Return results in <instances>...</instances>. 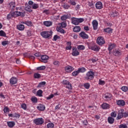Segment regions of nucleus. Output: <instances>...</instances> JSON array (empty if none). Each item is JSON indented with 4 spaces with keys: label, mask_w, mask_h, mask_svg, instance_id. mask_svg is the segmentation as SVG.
Segmentation results:
<instances>
[{
    "label": "nucleus",
    "mask_w": 128,
    "mask_h": 128,
    "mask_svg": "<svg viewBox=\"0 0 128 128\" xmlns=\"http://www.w3.org/2000/svg\"><path fill=\"white\" fill-rule=\"evenodd\" d=\"M54 64L55 66H58V64H60V62H58V61H55V62H54Z\"/></svg>",
    "instance_id": "64"
},
{
    "label": "nucleus",
    "mask_w": 128,
    "mask_h": 128,
    "mask_svg": "<svg viewBox=\"0 0 128 128\" xmlns=\"http://www.w3.org/2000/svg\"><path fill=\"white\" fill-rule=\"evenodd\" d=\"M17 28L18 30H24V26L22 24H18L17 26Z\"/></svg>",
    "instance_id": "28"
},
{
    "label": "nucleus",
    "mask_w": 128,
    "mask_h": 128,
    "mask_svg": "<svg viewBox=\"0 0 128 128\" xmlns=\"http://www.w3.org/2000/svg\"><path fill=\"white\" fill-rule=\"evenodd\" d=\"M23 24L26 26H30L32 24V22L30 21H27L24 22Z\"/></svg>",
    "instance_id": "49"
},
{
    "label": "nucleus",
    "mask_w": 128,
    "mask_h": 128,
    "mask_svg": "<svg viewBox=\"0 0 128 128\" xmlns=\"http://www.w3.org/2000/svg\"><path fill=\"white\" fill-rule=\"evenodd\" d=\"M116 104L118 106H124L126 104V102L124 100H118L116 102Z\"/></svg>",
    "instance_id": "16"
},
{
    "label": "nucleus",
    "mask_w": 128,
    "mask_h": 128,
    "mask_svg": "<svg viewBox=\"0 0 128 128\" xmlns=\"http://www.w3.org/2000/svg\"><path fill=\"white\" fill-rule=\"evenodd\" d=\"M0 36H6V32H4V31L2 30H0Z\"/></svg>",
    "instance_id": "50"
},
{
    "label": "nucleus",
    "mask_w": 128,
    "mask_h": 128,
    "mask_svg": "<svg viewBox=\"0 0 128 128\" xmlns=\"http://www.w3.org/2000/svg\"><path fill=\"white\" fill-rule=\"evenodd\" d=\"M54 96V94H52L46 98V100H51V98H52Z\"/></svg>",
    "instance_id": "55"
},
{
    "label": "nucleus",
    "mask_w": 128,
    "mask_h": 128,
    "mask_svg": "<svg viewBox=\"0 0 128 128\" xmlns=\"http://www.w3.org/2000/svg\"><path fill=\"white\" fill-rule=\"evenodd\" d=\"M102 108L103 110H108L110 108V104L106 103H104L102 104Z\"/></svg>",
    "instance_id": "18"
},
{
    "label": "nucleus",
    "mask_w": 128,
    "mask_h": 128,
    "mask_svg": "<svg viewBox=\"0 0 128 128\" xmlns=\"http://www.w3.org/2000/svg\"><path fill=\"white\" fill-rule=\"evenodd\" d=\"M44 24L46 26H52V22L51 21H45L44 22Z\"/></svg>",
    "instance_id": "20"
},
{
    "label": "nucleus",
    "mask_w": 128,
    "mask_h": 128,
    "mask_svg": "<svg viewBox=\"0 0 128 128\" xmlns=\"http://www.w3.org/2000/svg\"><path fill=\"white\" fill-rule=\"evenodd\" d=\"M44 119H42V118H38L34 120V124L37 126L42 124H44Z\"/></svg>",
    "instance_id": "5"
},
{
    "label": "nucleus",
    "mask_w": 128,
    "mask_h": 128,
    "mask_svg": "<svg viewBox=\"0 0 128 128\" xmlns=\"http://www.w3.org/2000/svg\"><path fill=\"white\" fill-rule=\"evenodd\" d=\"M96 8L97 10H102V3L100 2H97L96 4Z\"/></svg>",
    "instance_id": "14"
},
{
    "label": "nucleus",
    "mask_w": 128,
    "mask_h": 128,
    "mask_svg": "<svg viewBox=\"0 0 128 128\" xmlns=\"http://www.w3.org/2000/svg\"><path fill=\"white\" fill-rule=\"evenodd\" d=\"M68 84H70V82H68L66 80L63 81V84H66V86Z\"/></svg>",
    "instance_id": "62"
},
{
    "label": "nucleus",
    "mask_w": 128,
    "mask_h": 128,
    "mask_svg": "<svg viewBox=\"0 0 128 128\" xmlns=\"http://www.w3.org/2000/svg\"><path fill=\"white\" fill-rule=\"evenodd\" d=\"M6 44H8V41H3L2 42V46H6Z\"/></svg>",
    "instance_id": "53"
},
{
    "label": "nucleus",
    "mask_w": 128,
    "mask_h": 128,
    "mask_svg": "<svg viewBox=\"0 0 128 128\" xmlns=\"http://www.w3.org/2000/svg\"><path fill=\"white\" fill-rule=\"evenodd\" d=\"M100 47L98 46L95 45L91 47L90 50H94V52H98L100 50Z\"/></svg>",
    "instance_id": "19"
},
{
    "label": "nucleus",
    "mask_w": 128,
    "mask_h": 128,
    "mask_svg": "<svg viewBox=\"0 0 128 128\" xmlns=\"http://www.w3.org/2000/svg\"><path fill=\"white\" fill-rule=\"evenodd\" d=\"M122 110H124L121 109L120 110H119L118 114V120H120V118H124V112H122Z\"/></svg>",
    "instance_id": "15"
},
{
    "label": "nucleus",
    "mask_w": 128,
    "mask_h": 128,
    "mask_svg": "<svg viewBox=\"0 0 128 128\" xmlns=\"http://www.w3.org/2000/svg\"><path fill=\"white\" fill-rule=\"evenodd\" d=\"M43 12L46 14H50V11L48 10H44Z\"/></svg>",
    "instance_id": "63"
},
{
    "label": "nucleus",
    "mask_w": 128,
    "mask_h": 128,
    "mask_svg": "<svg viewBox=\"0 0 128 128\" xmlns=\"http://www.w3.org/2000/svg\"><path fill=\"white\" fill-rule=\"evenodd\" d=\"M104 32H107V34H112V29H111L110 28H108L104 29Z\"/></svg>",
    "instance_id": "27"
},
{
    "label": "nucleus",
    "mask_w": 128,
    "mask_h": 128,
    "mask_svg": "<svg viewBox=\"0 0 128 128\" xmlns=\"http://www.w3.org/2000/svg\"><path fill=\"white\" fill-rule=\"evenodd\" d=\"M94 30H98V21L96 20H94L92 22Z\"/></svg>",
    "instance_id": "12"
},
{
    "label": "nucleus",
    "mask_w": 128,
    "mask_h": 128,
    "mask_svg": "<svg viewBox=\"0 0 128 128\" xmlns=\"http://www.w3.org/2000/svg\"><path fill=\"white\" fill-rule=\"evenodd\" d=\"M108 120L109 124H112L114 122V118L112 117L109 116L108 118Z\"/></svg>",
    "instance_id": "29"
},
{
    "label": "nucleus",
    "mask_w": 128,
    "mask_h": 128,
    "mask_svg": "<svg viewBox=\"0 0 128 128\" xmlns=\"http://www.w3.org/2000/svg\"><path fill=\"white\" fill-rule=\"evenodd\" d=\"M111 116H113V118H116V112H112L111 113Z\"/></svg>",
    "instance_id": "56"
},
{
    "label": "nucleus",
    "mask_w": 128,
    "mask_h": 128,
    "mask_svg": "<svg viewBox=\"0 0 128 128\" xmlns=\"http://www.w3.org/2000/svg\"><path fill=\"white\" fill-rule=\"evenodd\" d=\"M86 70V68L84 67L78 68V72H79V74L80 72H84Z\"/></svg>",
    "instance_id": "37"
},
{
    "label": "nucleus",
    "mask_w": 128,
    "mask_h": 128,
    "mask_svg": "<svg viewBox=\"0 0 128 128\" xmlns=\"http://www.w3.org/2000/svg\"><path fill=\"white\" fill-rule=\"evenodd\" d=\"M46 70V66H40L36 68L37 70Z\"/></svg>",
    "instance_id": "34"
},
{
    "label": "nucleus",
    "mask_w": 128,
    "mask_h": 128,
    "mask_svg": "<svg viewBox=\"0 0 128 128\" xmlns=\"http://www.w3.org/2000/svg\"><path fill=\"white\" fill-rule=\"evenodd\" d=\"M20 115L18 114H14V118H20Z\"/></svg>",
    "instance_id": "54"
},
{
    "label": "nucleus",
    "mask_w": 128,
    "mask_h": 128,
    "mask_svg": "<svg viewBox=\"0 0 128 128\" xmlns=\"http://www.w3.org/2000/svg\"><path fill=\"white\" fill-rule=\"evenodd\" d=\"M60 36H58V35H55L54 36V40H58V38H60Z\"/></svg>",
    "instance_id": "57"
},
{
    "label": "nucleus",
    "mask_w": 128,
    "mask_h": 128,
    "mask_svg": "<svg viewBox=\"0 0 128 128\" xmlns=\"http://www.w3.org/2000/svg\"><path fill=\"white\" fill-rule=\"evenodd\" d=\"M40 35L44 38H48L52 36V31H44L40 32Z\"/></svg>",
    "instance_id": "1"
},
{
    "label": "nucleus",
    "mask_w": 128,
    "mask_h": 128,
    "mask_svg": "<svg viewBox=\"0 0 128 128\" xmlns=\"http://www.w3.org/2000/svg\"><path fill=\"white\" fill-rule=\"evenodd\" d=\"M94 78V74L93 72L90 71L86 73V78L88 80H92Z\"/></svg>",
    "instance_id": "6"
},
{
    "label": "nucleus",
    "mask_w": 128,
    "mask_h": 128,
    "mask_svg": "<svg viewBox=\"0 0 128 128\" xmlns=\"http://www.w3.org/2000/svg\"><path fill=\"white\" fill-rule=\"evenodd\" d=\"M10 13H11V14L12 15V16L13 18H16V12H11Z\"/></svg>",
    "instance_id": "46"
},
{
    "label": "nucleus",
    "mask_w": 128,
    "mask_h": 128,
    "mask_svg": "<svg viewBox=\"0 0 128 128\" xmlns=\"http://www.w3.org/2000/svg\"><path fill=\"white\" fill-rule=\"evenodd\" d=\"M4 112H10V109H8V107H6L4 109Z\"/></svg>",
    "instance_id": "58"
},
{
    "label": "nucleus",
    "mask_w": 128,
    "mask_h": 128,
    "mask_svg": "<svg viewBox=\"0 0 128 128\" xmlns=\"http://www.w3.org/2000/svg\"><path fill=\"white\" fill-rule=\"evenodd\" d=\"M36 96H42V90H38Z\"/></svg>",
    "instance_id": "31"
},
{
    "label": "nucleus",
    "mask_w": 128,
    "mask_h": 128,
    "mask_svg": "<svg viewBox=\"0 0 128 128\" xmlns=\"http://www.w3.org/2000/svg\"><path fill=\"white\" fill-rule=\"evenodd\" d=\"M21 108H23V110H26V108H27L26 104H22L21 105Z\"/></svg>",
    "instance_id": "48"
},
{
    "label": "nucleus",
    "mask_w": 128,
    "mask_h": 128,
    "mask_svg": "<svg viewBox=\"0 0 128 128\" xmlns=\"http://www.w3.org/2000/svg\"><path fill=\"white\" fill-rule=\"evenodd\" d=\"M90 85L88 83H86L84 84V87L87 90H88V88H90Z\"/></svg>",
    "instance_id": "43"
},
{
    "label": "nucleus",
    "mask_w": 128,
    "mask_h": 128,
    "mask_svg": "<svg viewBox=\"0 0 128 128\" xmlns=\"http://www.w3.org/2000/svg\"><path fill=\"white\" fill-rule=\"evenodd\" d=\"M119 128H128V126L126 124H122L119 126Z\"/></svg>",
    "instance_id": "52"
},
{
    "label": "nucleus",
    "mask_w": 128,
    "mask_h": 128,
    "mask_svg": "<svg viewBox=\"0 0 128 128\" xmlns=\"http://www.w3.org/2000/svg\"><path fill=\"white\" fill-rule=\"evenodd\" d=\"M84 20V18H72V24H74L75 26H78L80 22H82Z\"/></svg>",
    "instance_id": "2"
},
{
    "label": "nucleus",
    "mask_w": 128,
    "mask_h": 128,
    "mask_svg": "<svg viewBox=\"0 0 128 128\" xmlns=\"http://www.w3.org/2000/svg\"><path fill=\"white\" fill-rule=\"evenodd\" d=\"M7 124L9 128H13V126H14L16 123L14 122H8Z\"/></svg>",
    "instance_id": "23"
},
{
    "label": "nucleus",
    "mask_w": 128,
    "mask_h": 128,
    "mask_svg": "<svg viewBox=\"0 0 128 128\" xmlns=\"http://www.w3.org/2000/svg\"><path fill=\"white\" fill-rule=\"evenodd\" d=\"M47 128H54V123H52V122L48 123L47 124Z\"/></svg>",
    "instance_id": "36"
},
{
    "label": "nucleus",
    "mask_w": 128,
    "mask_h": 128,
    "mask_svg": "<svg viewBox=\"0 0 128 128\" xmlns=\"http://www.w3.org/2000/svg\"><path fill=\"white\" fill-rule=\"evenodd\" d=\"M114 54L116 56H122V50H120V49H115L114 51Z\"/></svg>",
    "instance_id": "7"
},
{
    "label": "nucleus",
    "mask_w": 128,
    "mask_h": 128,
    "mask_svg": "<svg viewBox=\"0 0 128 128\" xmlns=\"http://www.w3.org/2000/svg\"><path fill=\"white\" fill-rule=\"evenodd\" d=\"M63 8L66 10L68 8H70V6H68V4H65L63 6Z\"/></svg>",
    "instance_id": "61"
},
{
    "label": "nucleus",
    "mask_w": 128,
    "mask_h": 128,
    "mask_svg": "<svg viewBox=\"0 0 128 128\" xmlns=\"http://www.w3.org/2000/svg\"><path fill=\"white\" fill-rule=\"evenodd\" d=\"M112 94L110 93H106L104 94V96H103V98L106 102H108V100H112Z\"/></svg>",
    "instance_id": "3"
},
{
    "label": "nucleus",
    "mask_w": 128,
    "mask_h": 128,
    "mask_svg": "<svg viewBox=\"0 0 128 128\" xmlns=\"http://www.w3.org/2000/svg\"><path fill=\"white\" fill-rule=\"evenodd\" d=\"M73 32H80V26H76L73 28Z\"/></svg>",
    "instance_id": "24"
},
{
    "label": "nucleus",
    "mask_w": 128,
    "mask_h": 128,
    "mask_svg": "<svg viewBox=\"0 0 128 128\" xmlns=\"http://www.w3.org/2000/svg\"><path fill=\"white\" fill-rule=\"evenodd\" d=\"M68 46L66 47V50H72V42H67Z\"/></svg>",
    "instance_id": "35"
},
{
    "label": "nucleus",
    "mask_w": 128,
    "mask_h": 128,
    "mask_svg": "<svg viewBox=\"0 0 128 128\" xmlns=\"http://www.w3.org/2000/svg\"><path fill=\"white\" fill-rule=\"evenodd\" d=\"M9 4L10 6L11 10H14V8H16V3L14 2H11Z\"/></svg>",
    "instance_id": "26"
},
{
    "label": "nucleus",
    "mask_w": 128,
    "mask_h": 128,
    "mask_svg": "<svg viewBox=\"0 0 128 128\" xmlns=\"http://www.w3.org/2000/svg\"><path fill=\"white\" fill-rule=\"evenodd\" d=\"M31 100L32 102H38V98L36 97H32L31 98Z\"/></svg>",
    "instance_id": "47"
},
{
    "label": "nucleus",
    "mask_w": 128,
    "mask_h": 128,
    "mask_svg": "<svg viewBox=\"0 0 128 128\" xmlns=\"http://www.w3.org/2000/svg\"><path fill=\"white\" fill-rule=\"evenodd\" d=\"M106 82L104 80H99V84H100V86H104Z\"/></svg>",
    "instance_id": "51"
},
{
    "label": "nucleus",
    "mask_w": 128,
    "mask_h": 128,
    "mask_svg": "<svg viewBox=\"0 0 128 128\" xmlns=\"http://www.w3.org/2000/svg\"><path fill=\"white\" fill-rule=\"evenodd\" d=\"M66 88H68V90H72V84H70V82L66 85Z\"/></svg>",
    "instance_id": "45"
},
{
    "label": "nucleus",
    "mask_w": 128,
    "mask_h": 128,
    "mask_svg": "<svg viewBox=\"0 0 128 128\" xmlns=\"http://www.w3.org/2000/svg\"><path fill=\"white\" fill-rule=\"evenodd\" d=\"M121 90H122L123 92H128V86H124L122 87Z\"/></svg>",
    "instance_id": "41"
},
{
    "label": "nucleus",
    "mask_w": 128,
    "mask_h": 128,
    "mask_svg": "<svg viewBox=\"0 0 128 128\" xmlns=\"http://www.w3.org/2000/svg\"><path fill=\"white\" fill-rule=\"evenodd\" d=\"M41 62L46 64V62H48V57L46 55H42L41 56Z\"/></svg>",
    "instance_id": "8"
},
{
    "label": "nucleus",
    "mask_w": 128,
    "mask_h": 128,
    "mask_svg": "<svg viewBox=\"0 0 128 128\" xmlns=\"http://www.w3.org/2000/svg\"><path fill=\"white\" fill-rule=\"evenodd\" d=\"M114 48H116V44L110 43V44H108V50L110 52V50H114Z\"/></svg>",
    "instance_id": "21"
},
{
    "label": "nucleus",
    "mask_w": 128,
    "mask_h": 128,
    "mask_svg": "<svg viewBox=\"0 0 128 128\" xmlns=\"http://www.w3.org/2000/svg\"><path fill=\"white\" fill-rule=\"evenodd\" d=\"M97 44H99V46L104 44H106V42L104 41V38L102 36L98 37L97 38Z\"/></svg>",
    "instance_id": "4"
},
{
    "label": "nucleus",
    "mask_w": 128,
    "mask_h": 128,
    "mask_svg": "<svg viewBox=\"0 0 128 128\" xmlns=\"http://www.w3.org/2000/svg\"><path fill=\"white\" fill-rule=\"evenodd\" d=\"M80 74V72H78V70L74 71L72 73V74L74 76H76L78 74Z\"/></svg>",
    "instance_id": "44"
},
{
    "label": "nucleus",
    "mask_w": 128,
    "mask_h": 128,
    "mask_svg": "<svg viewBox=\"0 0 128 128\" xmlns=\"http://www.w3.org/2000/svg\"><path fill=\"white\" fill-rule=\"evenodd\" d=\"M74 70V68L72 66H66L65 68V70L66 72H70Z\"/></svg>",
    "instance_id": "10"
},
{
    "label": "nucleus",
    "mask_w": 128,
    "mask_h": 128,
    "mask_svg": "<svg viewBox=\"0 0 128 128\" xmlns=\"http://www.w3.org/2000/svg\"><path fill=\"white\" fill-rule=\"evenodd\" d=\"M72 50V56H80V52L78 51L76 48L73 47Z\"/></svg>",
    "instance_id": "9"
},
{
    "label": "nucleus",
    "mask_w": 128,
    "mask_h": 128,
    "mask_svg": "<svg viewBox=\"0 0 128 128\" xmlns=\"http://www.w3.org/2000/svg\"><path fill=\"white\" fill-rule=\"evenodd\" d=\"M57 32H60L61 34H64L66 32L64 30V29L62 28V27L60 26V27L56 28Z\"/></svg>",
    "instance_id": "25"
},
{
    "label": "nucleus",
    "mask_w": 128,
    "mask_h": 128,
    "mask_svg": "<svg viewBox=\"0 0 128 128\" xmlns=\"http://www.w3.org/2000/svg\"><path fill=\"white\" fill-rule=\"evenodd\" d=\"M38 110H46V106L44 104H40L38 107H37Z\"/></svg>",
    "instance_id": "22"
},
{
    "label": "nucleus",
    "mask_w": 128,
    "mask_h": 128,
    "mask_svg": "<svg viewBox=\"0 0 128 128\" xmlns=\"http://www.w3.org/2000/svg\"><path fill=\"white\" fill-rule=\"evenodd\" d=\"M24 10H26V12H32V10L30 6H28V4L27 3L25 4Z\"/></svg>",
    "instance_id": "17"
},
{
    "label": "nucleus",
    "mask_w": 128,
    "mask_h": 128,
    "mask_svg": "<svg viewBox=\"0 0 128 128\" xmlns=\"http://www.w3.org/2000/svg\"><path fill=\"white\" fill-rule=\"evenodd\" d=\"M32 8L34 10H36L37 8H38V4H33L32 5Z\"/></svg>",
    "instance_id": "42"
},
{
    "label": "nucleus",
    "mask_w": 128,
    "mask_h": 128,
    "mask_svg": "<svg viewBox=\"0 0 128 128\" xmlns=\"http://www.w3.org/2000/svg\"><path fill=\"white\" fill-rule=\"evenodd\" d=\"M82 122L83 124H84V126H88V120H84V121H82Z\"/></svg>",
    "instance_id": "59"
},
{
    "label": "nucleus",
    "mask_w": 128,
    "mask_h": 128,
    "mask_svg": "<svg viewBox=\"0 0 128 128\" xmlns=\"http://www.w3.org/2000/svg\"><path fill=\"white\" fill-rule=\"evenodd\" d=\"M46 84V82H42L39 83L38 87V88H42V86H45V84Z\"/></svg>",
    "instance_id": "38"
},
{
    "label": "nucleus",
    "mask_w": 128,
    "mask_h": 128,
    "mask_svg": "<svg viewBox=\"0 0 128 128\" xmlns=\"http://www.w3.org/2000/svg\"><path fill=\"white\" fill-rule=\"evenodd\" d=\"M11 18H13L12 16V15L11 13L10 12L7 16L8 20H10Z\"/></svg>",
    "instance_id": "60"
},
{
    "label": "nucleus",
    "mask_w": 128,
    "mask_h": 128,
    "mask_svg": "<svg viewBox=\"0 0 128 128\" xmlns=\"http://www.w3.org/2000/svg\"><path fill=\"white\" fill-rule=\"evenodd\" d=\"M16 16H24V14L22 12L16 11Z\"/></svg>",
    "instance_id": "30"
},
{
    "label": "nucleus",
    "mask_w": 128,
    "mask_h": 128,
    "mask_svg": "<svg viewBox=\"0 0 128 128\" xmlns=\"http://www.w3.org/2000/svg\"><path fill=\"white\" fill-rule=\"evenodd\" d=\"M10 82L11 84H16L18 82V78H16L12 77L10 79Z\"/></svg>",
    "instance_id": "13"
},
{
    "label": "nucleus",
    "mask_w": 128,
    "mask_h": 128,
    "mask_svg": "<svg viewBox=\"0 0 128 128\" xmlns=\"http://www.w3.org/2000/svg\"><path fill=\"white\" fill-rule=\"evenodd\" d=\"M42 76V75H40L38 73H34V78H40Z\"/></svg>",
    "instance_id": "39"
},
{
    "label": "nucleus",
    "mask_w": 128,
    "mask_h": 128,
    "mask_svg": "<svg viewBox=\"0 0 128 128\" xmlns=\"http://www.w3.org/2000/svg\"><path fill=\"white\" fill-rule=\"evenodd\" d=\"M77 46H78L77 48L78 50H84L86 48V47H84V45H78Z\"/></svg>",
    "instance_id": "32"
},
{
    "label": "nucleus",
    "mask_w": 128,
    "mask_h": 128,
    "mask_svg": "<svg viewBox=\"0 0 128 128\" xmlns=\"http://www.w3.org/2000/svg\"><path fill=\"white\" fill-rule=\"evenodd\" d=\"M67 18H68V15H64L61 16L62 20H66Z\"/></svg>",
    "instance_id": "40"
},
{
    "label": "nucleus",
    "mask_w": 128,
    "mask_h": 128,
    "mask_svg": "<svg viewBox=\"0 0 128 128\" xmlns=\"http://www.w3.org/2000/svg\"><path fill=\"white\" fill-rule=\"evenodd\" d=\"M80 36L82 38H84V40H86L88 38V35L86 34V32H81L80 34Z\"/></svg>",
    "instance_id": "11"
},
{
    "label": "nucleus",
    "mask_w": 128,
    "mask_h": 128,
    "mask_svg": "<svg viewBox=\"0 0 128 128\" xmlns=\"http://www.w3.org/2000/svg\"><path fill=\"white\" fill-rule=\"evenodd\" d=\"M61 28H66V22H64L59 24Z\"/></svg>",
    "instance_id": "33"
}]
</instances>
